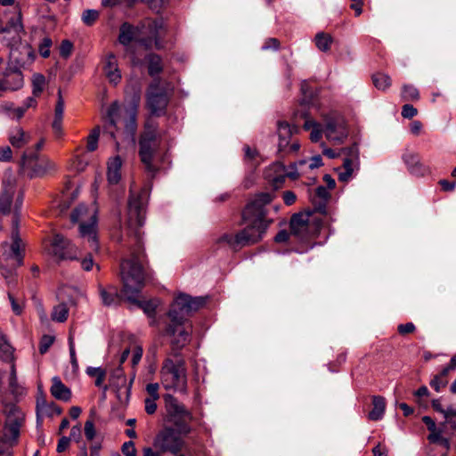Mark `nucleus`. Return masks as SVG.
Wrapping results in <instances>:
<instances>
[{
    "mask_svg": "<svg viewBox=\"0 0 456 456\" xmlns=\"http://www.w3.org/2000/svg\"><path fill=\"white\" fill-rule=\"evenodd\" d=\"M150 196V188L143 187L138 192L130 189L127 207V234L131 238L133 248L128 258L120 264V274L123 281L122 293L131 304L143 310L150 317L156 312L157 304L154 300H140L139 294L142 289L147 273L142 265L144 252L142 248L141 231L145 221V208Z\"/></svg>",
    "mask_w": 456,
    "mask_h": 456,
    "instance_id": "nucleus-1",
    "label": "nucleus"
},
{
    "mask_svg": "<svg viewBox=\"0 0 456 456\" xmlns=\"http://www.w3.org/2000/svg\"><path fill=\"white\" fill-rule=\"evenodd\" d=\"M273 199L272 193L262 192L250 201L242 212L244 229L235 235L224 233L217 240L220 244H226L233 250L255 244L262 240L269 222L265 219V206Z\"/></svg>",
    "mask_w": 456,
    "mask_h": 456,
    "instance_id": "nucleus-2",
    "label": "nucleus"
},
{
    "mask_svg": "<svg viewBox=\"0 0 456 456\" xmlns=\"http://www.w3.org/2000/svg\"><path fill=\"white\" fill-rule=\"evenodd\" d=\"M160 28H162L160 20H147L141 27L125 22L120 26L118 41L125 46L129 45L133 41H137L147 49L151 48L152 45L160 49L162 47L159 39Z\"/></svg>",
    "mask_w": 456,
    "mask_h": 456,
    "instance_id": "nucleus-3",
    "label": "nucleus"
},
{
    "mask_svg": "<svg viewBox=\"0 0 456 456\" xmlns=\"http://www.w3.org/2000/svg\"><path fill=\"white\" fill-rule=\"evenodd\" d=\"M160 139L158 124L148 118L139 139V156L145 170L152 176L158 171L157 167L153 164V159L159 147Z\"/></svg>",
    "mask_w": 456,
    "mask_h": 456,
    "instance_id": "nucleus-4",
    "label": "nucleus"
},
{
    "mask_svg": "<svg viewBox=\"0 0 456 456\" xmlns=\"http://www.w3.org/2000/svg\"><path fill=\"white\" fill-rule=\"evenodd\" d=\"M160 381L166 390L184 393L187 390V370L183 357L168 355L160 369Z\"/></svg>",
    "mask_w": 456,
    "mask_h": 456,
    "instance_id": "nucleus-5",
    "label": "nucleus"
},
{
    "mask_svg": "<svg viewBox=\"0 0 456 456\" xmlns=\"http://www.w3.org/2000/svg\"><path fill=\"white\" fill-rule=\"evenodd\" d=\"M5 422L0 437V456H12L11 447L17 443L24 414L15 404H6L4 408Z\"/></svg>",
    "mask_w": 456,
    "mask_h": 456,
    "instance_id": "nucleus-6",
    "label": "nucleus"
},
{
    "mask_svg": "<svg viewBox=\"0 0 456 456\" xmlns=\"http://www.w3.org/2000/svg\"><path fill=\"white\" fill-rule=\"evenodd\" d=\"M71 221L79 223V235L85 240L89 248L97 252L99 250L97 236V211L95 208H88L85 205H79L71 213Z\"/></svg>",
    "mask_w": 456,
    "mask_h": 456,
    "instance_id": "nucleus-7",
    "label": "nucleus"
},
{
    "mask_svg": "<svg viewBox=\"0 0 456 456\" xmlns=\"http://www.w3.org/2000/svg\"><path fill=\"white\" fill-rule=\"evenodd\" d=\"M187 435L175 426L166 425L155 436L153 446L163 453L169 452L178 456L185 445L183 436Z\"/></svg>",
    "mask_w": 456,
    "mask_h": 456,
    "instance_id": "nucleus-8",
    "label": "nucleus"
},
{
    "mask_svg": "<svg viewBox=\"0 0 456 456\" xmlns=\"http://www.w3.org/2000/svg\"><path fill=\"white\" fill-rule=\"evenodd\" d=\"M167 411L166 421L172 423L184 434H190L192 428L190 421L193 419L192 413L170 394L163 396Z\"/></svg>",
    "mask_w": 456,
    "mask_h": 456,
    "instance_id": "nucleus-9",
    "label": "nucleus"
},
{
    "mask_svg": "<svg viewBox=\"0 0 456 456\" xmlns=\"http://www.w3.org/2000/svg\"><path fill=\"white\" fill-rule=\"evenodd\" d=\"M323 148L322 153L329 159H336L340 156L341 153L346 155L343 161V166L338 168V180L340 182H348L355 170L359 167V149L357 144H353L348 148L341 149L339 151H335L332 149L327 148L324 143H322Z\"/></svg>",
    "mask_w": 456,
    "mask_h": 456,
    "instance_id": "nucleus-10",
    "label": "nucleus"
},
{
    "mask_svg": "<svg viewBox=\"0 0 456 456\" xmlns=\"http://www.w3.org/2000/svg\"><path fill=\"white\" fill-rule=\"evenodd\" d=\"M205 303L204 297H192L186 294H180L171 305L168 316L173 322L184 323L186 317L192 312L198 311Z\"/></svg>",
    "mask_w": 456,
    "mask_h": 456,
    "instance_id": "nucleus-11",
    "label": "nucleus"
},
{
    "mask_svg": "<svg viewBox=\"0 0 456 456\" xmlns=\"http://www.w3.org/2000/svg\"><path fill=\"white\" fill-rule=\"evenodd\" d=\"M21 168L29 177H41L56 170V165L47 158L38 159L35 152L25 151L21 158Z\"/></svg>",
    "mask_w": 456,
    "mask_h": 456,
    "instance_id": "nucleus-12",
    "label": "nucleus"
},
{
    "mask_svg": "<svg viewBox=\"0 0 456 456\" xmlns=\"http://www.w3.org/2000/svg\"><path fill=\"white\" fill-rule=\"evenodd\" d=\"M45 248L49 255L59 261L78 259L77 247L69 240L59 233L53 235Z\"/></svg>",
    "mask_w": 456,
    "mask_h": 456,
    "instance_id": "nucleus-13",
    "label": "nucleus"
},
{
    "mask_svg": "<svg viewBox=\"0 0 456 456\" xmlns=\"http://www.w3.org/2000/svg\"><path fill=\"white\" fill-rule=\"evenodd\" d=\"M169 102L167 91L160 85V78L155 77L147 92V106L153 115L165 113Z\"/></svg>",
    "mask_w": 456,
    "mask_h": 456,
    "instance_id": "nucleus-14",
    "label": "nucleus"
},
{
    "mask_svg": "<svg viewBox=\"0 0 456 456\" xmlns=\"http://www.w3.org/2000/svg\"><path fill=\"white\" fill-rule=\"evenodd\" d=\"M324 134L333 144L342 143L348 136L344 117L334 113L325 118Z\"/></svg>",
    "mask_w": 456,
    "mask_h": 456,
    "instance_id": "nucleus-15",
    "label": "nucleus"
},
{
    "mask_svg": "<svg viewBox=\"0 0 456 456\" xmlns=\"http://www.w3.org/2000/svg\"><path fill=\"white\" fill-rule=\"evenodd\" d=\"M298 128L291 126L285 121H278L277 134L279 137L278 151L282 155L291 152H297L300 144L297 140L292 139L293 134H297Z\"/></svg>",
    "mask_w": 456,
    "mask_h": 456,
    "instance_id": "nucleus-16",
    "label": "nucleus"
},
{
    "mask_svg": "<svg viewBox=\"0 0 456 456\" xmlns=\"http://www.w3.org/2000/svg\"><path fill=\"white\" fill-rule=\"evenodd\" d=\"M167 334L173 338L172 351L169 355L182 357L179 351L190 341L191 332L184 328L183 323L171 322L167 328Z\"/></svg>",
    "mask_w": 456,
    "mask_h": 456,
    "instance_id": "nucleus-17",
    "label": "nucleus"
},
{
    "mask_svg": "<svg viewBox=\"0 0 456 456\" xmlns=\"http://www.w3.org/2000/svg\"><path fill=\"white\" fill-rule=\"evenodd\" d=\"M290 232L299 240H306L310 232L309 216L304 213L294 214L289 223Z\"/></svg>",
    "mask_w": 456,
    "mask_h": 456,
    "instance_id": "nucleus-18",
    "label": "nucleus"
},
{
    "mask_svg": "<svg viewBox=\"0 0 456 456\" xmlns=\"http://www.w3.org/2000/svg\"><path fill=\"white\" fill-rule=\"evenodd\" d=\"M15 192L14 180L9 178L4 180L3 190L0 194V212L4 215L10 214L12 198Z\"/></svg>",
    "mask_w": 456,
    "mask_h": 456,
    "instance_id": "nucleus-19",
    "label": "nucleus"
},
{
    "mask_svg": "<svg viewBox=\"0 0 456 456\" xmlns=\"http://www.w3.org/2000/svg\"><path fill=\"white\" fill-rule=\"evenodd\" d=\"M139 102H140V95L135 94L133 98V106L129 111V118L126 121V124H125L126 137L128 141H130L133 143L135 141V133L137 130L136 116H137V107H138Z\"/></svg>",
    "mask_w": 456,
    "mask_h": 456,
    "instance_id": "nucleus-20",
    "label": "nucleus"
},
{
    "mask_svg": "<svg viewBox=\"0 0 456 456\" xmlns=\"http://www.w3.org/2000/svg\"><path fill=\"white\" fill-rule=\"evenodd\" d=\"M403 160L407 166L408 171L413 175L424 176L429 172L428 168L420 162L419 157L416 153L405 152L403 155Z\"/></svg>",
    "mask_w": 456,
    "mask_h": 456,
    "instance_id": "nucleus-21",
    "label": "nucleus"
},
{
    "mask_svg": "<svg viewBox=\"0 0 456 456\" xmlns=\"http://www.w3.org/2000/svg\"><path fill=\"white\" fill-rule=\"evenodd\" d=\"M103 70L110 83L116 86L120 82L121 72L118 66L117 58L113 53L107 55L104 61Z\"/></svg>",
    "mask_w": 456,
    "mask_h": 456,
    "instance_id": "nucleus-22",
    "label": "nucleus"
},
{
    "mask_svg": "<svg viewBox=\"0 0 456 456\" xmlns=\"http://www.w3.org/2000/svg\"><path fill=\"white\" fill-rule=\"evenodd\" d=\"M19 226V219L16 216L12 221V243L11 245L12 256L17 260L18 265H20L22 264V255H21V247L22 241L19 235L18 231Z\"/></svg>",
    "mask_w": 456,
    "mask_h": 456,
    "instance_id": "nucleus-23",
    "label": "nucleus"
},
{
    "mask_svg": "<svg viewBox=\"0 0 456 456\" xmlns=\"http://www.w3.org/2000/svg\"><path fill=\"white\" fill-rule=\"evenodd\" d=\"M31 141V134L20 127L13 128L9 134V142L12 147L22 149Z\"/></svg>",
    "mask_w": 456,
    "mask_h": 456,
    "instance_id": "nucleus-24",
    "label": "nucleus"
},
{
    "mask_svg": "<svg viewBox=\"0 0 456 456\" xmlns=\"http://www.w3.org/2000/svg\"><path fill=\"white\" fill-rule=\"evenodd\" d=\"M50 391L52 395L58 400L67 402L71 397L70 389L66 387L57 376L52 379V387Z\"/></svg>",
    "mask_w": 456,
    "mask_h": 456,
    "instance_id": "nucleus-25",
    "label": "nucleus"
},
{
    "mask_svg": "<svg viewBox=\"0 0 456 456\" xmlns=\"http://www.w3.org/2000/svg\"><path fill=\"white\" fill-rule=\"evenodd\" d=\"M64 113V101L61 97V91L58 94V100L56 102L55 110H54V119L53 121L52 126L53 132L57 136L61 135L62 134V118Z\"/></svg>",
    "mask_w": 456,
    "mask_h": 456,
    "instance_id": "nucleus-26",
    "label": "nucleus"
},
{
    "mask_svg": "<svg viewBox=\"0 0 456 456\" xmlns=\"http://www.w3.org/2000/svg\"><path fill=\"white\" fill-rule=\"evenodd\" d=\"M306 164V160H300L297 163L291 164L289 168L286 169V167L283 164L278 162L273 166V168L276 172L285 173L286 177L296 180L300 176V171L298 170V167H303Z\"/></svg>",
    "mask_w": 456,
    "mask_h": 456,
    "instance_id": "nucleus-27",
    "label": "nucleus"
},
{
    "mask_svg": "<svg viewBox=\"0 0 456 456\" xmlns=\"http://www.w3.org/2000/svg\"><path fill=\"white\" fill-rule=\"evenodd\" d=\"M99 293L104 305H116L120 300L116 287L109 286L108 288H104L102 286H99Z\"/></svg>",
    "mask_w": 456,
    "mask_h": 456,
    "instance_id": "nucleus-28",
    "label": "nucleus"
},
{
    "mask_svg": "<svg viewBox=\"0 0 456 456\" xmlns=\"http://www.w3.org/2000/svg\"><path fill=\"white\" fill-rule=\"evenodd\" d=\"M122 161L119 156L111 159L108 163L107 178L110 183L116 184L121 178Z\"/></svg>",
    "mask_w": 456,
    "mask_h": 456,
    "instance_id": "nucleus-29",
    "label": "nucleus"
},
{
    "mask_svg": "<svg viewBox=\"0 0 456 456\" xmlns=\"http://www.w3.org/2000/svg\"><path fill=\"white\" fill-rule=\"evenodd\" d=\"M0 32L12 34V39L13 42H20V34L23 32V25L21 23L20 16H17L16 18L12 19L5 28H0Z\"/></svg>",
    "mask_w": 456,
    "mask_h": 456,
    "instance_id": "nucleus-30",
    "label": "nucleus"
},
{
    "mask_svg": "<svg viewBox=\"0 0 456 456\" xmlns=\"http://www.w3.org/2000/svg\"><path fill=\"white\" fill-rule=\"evenodd\" d=\"M372 410L369 412L368 418L373 421L381 419L386 409L385 398L379 395H374L372 397Z\"/></svg>",
    "mask_w": 456,
    "mask_h": 456,
    "instance_id": "nucleus-31",
    "label": "nucleus"
},
{
    "mask_svg": "<svg viewBox=\"0 0 456 456\" xmlns=\"http://www.w3.org/2000/svg\"><path fill=\"white\" fill-rule=\"evenodd\" d=\"M148 62V72L152 77L158 76L163 69L162 59L159 55L151 53L146 57Z\"/></svg>",
    "mask_w": 456,
    "mask_h": 456,
    "instance_id": "nucleus-32",
    "label": "nucleus"
},
{
    "mask_svg": "<svg viewBox=\"0 0 456 456\" xmlns=\"http://www.w3.org/2000/svg\"><path fill=\"white\" fill-rule=\"evenodd\" d=\"M438 436H439V441L436 442H430L431 444H436L443 446L444 449L449 450L451 446L450 438L446 437L447 435H452L451 430L448 428L447 425L444 421L439 423L436 426Z\"/></svg>",
    "mask_w": 456,
    "mask_h": 456,
    "instance_id": "nucleus-33",
    "label": "nucleus"
},
{
    "mask_svg": "<svg viewBox=\"0 0 456 456\" xmlns=\"http://www.w3.org/2000/svg\"><path fill=\"white\" fill-rule=\"evenodd\" d=\"M13 351L14 350L6 337L4 335H0V359L12 363Z\"/></svg>",
    "mask_w": 456,
    "mask_h": 456,
    "instance_id": "nucleus-34",
    "label": "nucleus"
},
{
    "mask_svg": "<svg viewBox=\"0 0 456 456\" xmlns=\"http://www.w3.org/2000/svg\"><path fill=\"white\" fill-rule=\"evenodd\" d=\"M304 128L311 131L310 139L314 142H317L322 138V133H324L322 126L314 120H305Z\"/></svg>",
    "mask_w": 456,
    "mask_h": 456,
    "instance_id": "nucleus-35",
    "label": "nucleus"
},
{
    "mask_svg": "<svg viewBox=\"0 0 456 456\" xmlns=\"http://www.w3.org/2000/svg\"><path fill=\"white\" fill-rule=\"evenodd\" d=\"M316 47L322 52H327L330 50L333 38L330 34L324 32H319L314 37Z\"/></svg>",
    "mask_w": 456,
    "mask_h": 456,
    "instance_id": "nucleus-36",
    "label": "nucleus"
},
{
    "mask_svg": "<svg viewBox=\"0 0 456 456\" xmlns=\"http://www.w3.org/2000/svg\"><path fill=\"white\" fill-rule=\"evenodd\" d=\"M330 197V194L328 191V189L322 185L318 186L315 190L314 196L313 197L312 200L314 203H316L317 200H319L318 204V209L322 210L325 208V206Z\"/></svg>",
    "mask_w": 456,
    "mask_h": 456,
    "instance_id": "nucleus-37",
    "label": "nucleus"
},
{
    "mask_svg": "<svg viewBox=\"0 0 456 456\" xmlns=\"http://www.w3.org/2000/svg\"><path fill=\"white\" fill-rule=\"evenodd\" d=\"M9 388L11 393L14 395H20L23 394V388L18 384L16 367L13 362L11 364Z\"/></svg>",
    "mask_w": 456,
    "mask_h": 456,
    "instance_id": "nucleus-38",
    "label": "nucleus"
},
{
    "mask_svg": "<svg viewBox=\"0 0 456 456\" xmlns=\"http://www.w3.org/2000/svg\"><path fill=\"white\" fill-rule=\"evenodd\" d=\"M46 80L44 75L36 73L32 77V94L38 97L45 89Z\"/></svg>",
    "mask_w": 456,
    "mask_h": 456,
    "instance_id": "nucleus-39",
    "label": "nucleus"
},
{
    "mask_svg": "<svg viewBox=\"0 0 456 456\" xmlns=\"http://www.w3.org/2000/svg\"><path fill=\"white\" fill-rule=\"evenodd\" d=\"M372 81L375 87L379 90L385 91L391 86V78L385 73H376L372 76Z\"/></svg>",
    "mask_w": 456,
    "mask_h": 456,
    "instance_id": "nucleus-40",
    "label": "nucleus"
},
{
    "mask_svg": "<svg viewBox=\"0 0 456 456\" xmlns=\"http://www.w3.org/2000/svg\"><path fill=\"white\" fill-rule=\"evenodd\" d=\"M423 423L427 426L428 430L429 431V435L428 436V440L429 442H436L439 441L438 431L436 428V424L433 420V419L429 416H424L422 418Z\"/></svg>",
    "mask_w": 456,
    "mask_h": 456,
    "instance_id": "nucleus-41",
    "label": "nucleus"
},
{
    "mask_svg": "<svg viewBox=\"0 0 456 456\" xmlns=\"http://www.w3.org/2000/svg\"><path fill=\"white\" fill-rule=\"evenodd\" d=\"M86 374L89 377L95 378L94 384L98 387H102L103 381L106 377V371L100 367H88L86 369Z\"/></svg>",
    "mask_w": 456,
    "mask_h": 456,
    "instance_id": "nucleus-42",
    "label": "nucleus"
},
{
    "mask_svg": "<svg viewBox=\"0 0 456 456\" xmlns=\"http://www.w3.org/2000/svg\"><path fill=\"white\" fill-rule=\"evenodd\" d=\"M69 316V308L66 304L61 303L53 307L52 319L58 322H63Z\"/></svg>",
    "mask_w": 456,
    "mask_h": 456,
    "instance_id": "nucleus-43",
    "label": "nucleus"
},
{
    "mask_svg": "<svg viewBox=\"0 0 456 456\" xmlns=\"http://www.w3.org/2000/svg\"><path fill=\"white\" fill-rule=\"evenodd\" d=\"M402 99L406 102L419 99V90L412 85H403L401 93Z\"/></svg>",
    "mask_w": 456,
    "mask_h": 456,
    "instance_id": "nucleus-44",
    "label": "nucleus"
},
{
    "mask_svg": "<svg viewBox=\"0 0 456 456\" xmlns=\"http://www.w3.org/2000/svg\"><path fill=\"white\" fill-rule=\"evenodd\" d=\"M101 128L99 126H95L88 134L86 138V150L88 151H94L98 147V141L100 137Z\"/></svg>",
    "mask_w": 456,
    "mask_h": 456,
    "instance_id": "nucleus-45",
    "label": "nucleus"
},
{
    "mask_svg": "<svg viewBox=\"0 0 456 456\" xmlns=\"http://www.w3.org/2000/svg\"><path fill=\"white\" fill-rule=\"evenodd\" d=\"M119 111V105L117 102H112L107 111V118L110 126H116L117 117Z\"/></svg>",
    "mask_w": 456,
    "mask_h": 456,
    "instance_id": "nucleus-46",
    "label": "nucleus"
},
{
    "mask_svg": "<svg viewBox=\"0 0 456 456\" xmlns=\"http://www.w3.org/2000/svg\"><path fill=\"white\" fill-rule=\"evenodd\" d=\"M99 18V12L96 10L88 9L86 10L82 14L83 22L87 25H93Z\"/></svg>",
    "mask_w": 456,
    "mask_h": 456,
    "instance_id": "nucleus-47",
    "label": "nucleus"
},
{
    "mask_svg": "<svg viewBox=\"0 0 456 456\" xmlns=\"http://www.w3.org/2000/svg\"><path fill=\"white\" fill-rule=\"evenodd\" d=\"M55 338L51 335H44L39 342V352L41 354H45L48 349L52 346Z\"/></svg>",
    "mask_w": 456,
    "mask_h": 456,
    "instance_id": "nucleus-48",
    "label": "nucleus"
},
{
    "mask_svg": "<svg viewBox=\"0 0 456 456\" xmlns=\"http://www.w3.org/2000/svg\"><path fill=\"white\" fill-rule=\"evenodd\" d=\"M448 384L447 379H442L437 374L434 376V378L430 380V387L434 388L436 392H439L442 387H446Z\"/></svg>",
    "mask_w": 456,
    "mask_h": 456,
    "instance_id": "nucleus-49",
    "label": "nucleus"
},
{
    "mask_svg": "<svg viewBox=\"0 0 456 456\" xmlns=\"http://www.w3.org/2000/svg\"><path fill=\"white\" fill-rule=\"evenodd\" d=\"M73 50V44L69 40H63L60 45V54L67 59L70 56Z\"/></svg>",
    "mask_w": 456,
    "mask_h": 456,
    "instance_id": "nucleus-50",
    "label": "nucleus"
},
{
    "mask_svg": "<svg viewBox=\"0 0 456 456\" xmlns=\"http://www.w3.org/2000/svg\"><path fill=\"white\" fill-rule=\"evenodd\" d=\"M52 46V40L49 37L43 38L39 45V53L44 58H47L50 55V48Z\"/></svg>",
    "mask_w": 456,
    "mask_h": 456,
    "instance_id": "nucleus-51",
    "label": "nucleus"
},
{
    "mask_svg": "<svg viewBox=\"0 0 456 456\" xmlns=\"http://www.w3.org/2000/svg\"><path fill=\"white\" fill-rule=\"evenodd\" d=\"M8 298L10 300L12 311L17 315L20 314L23 309V303L17 300L11 292H8Z\"/></svg>",
    "mask_w": 456,
    "mask_h": 456,
    "instance_id": "nucleus-52",
    "label": "nucleus"
},
{
    "mask_svg": "<svg viewBox=\"0 0 456 456\" xmlns=\"http://www.w3.org/2000/svg\"><path fill=\"white\" fill-rule=\"evenodd\" d=\"M85 436L87 440L92 441L95 436V428L93 420H86L85 423Z\"/></svg>",
    "mask_w": 456,
    "mask_h": 456,
    "instance_id": "nucleus-53",
    "label": "nucleus"
},
{
    "mask_svg": "<svg viewBox=\"0 0 456 456\" xmlns=\"http://www.w3.org/2000/svg\"><path fill=\"white\" fill-rule=\"evenodd\" d=\"M417 113V109L411 104H404L402 108V116L404 118H412Z\"/></svg>",
    "mask_w": 456,
    "mask_h": 456,
    "instance_id": "nucleus-54",
    "label": "nucleus"
},
{
    "mask_svg": "<svg viewBox=\"0 0 456 456\" xmlns=\"http://www.w3.org/2000/svg\"><path fill=\"white\" fill-rule=\"evenodd\" d=\"M159 383L148 384L146 386V391L150 395L148 398L159 399Z\"/></svg>",
    "mask_w": 456,
    "mask_h": 456,
    "instance_id": "nucleus-55",
    "label": "nucleus"
},
{
    "mask_svg": "<svg viewBox=\"0 0 456 456\" xmlns=\"http://www.w3.org/2000/svg\"><path fill=\"white\" fill-rule=\"evenodd\" d=\"M158 399H153V398H145L144 400V407H145V411L151 415V414H154L157 411V403H156V401Z\"/></svg>",
    "mask_w": 456,
    "mask_h": 456,
    "instance_id": "nucleus-56",
    "label": "nucleus"
},
{
    "mask_svg": "<svg viewBox=\"0 0 456 456\" xmlns=\"http://www.w3.org/2000/svg\"><path fill=\"white\" fill-rule=\"evenodd\" d=\"M69 354H70V362L72 364V367L74 369H77L78 367V363H77V356H76L74 341L71 337L69 338Z\"/></svg>",
    "mask_w": 456,
    "mask_h": 456,
    "instance_id": "nucleus-57",
    "label": "nucleus"
},
{
    "mask_svg": "<svg viewBox=\"0 0 456 456\" xmlns=\"http://www.w3.org/2000/svg\"><path fill=\"white\" fill-rule=\"evenodd\" d=\"M122 452L126 456H136L134 444L132 441L124 443V444L122 445Z\"/></svg>",
    "mask_w": 456,
    "mask_h": 456,
    "instance_id": "nucleus-58",
    "label": "nucleus"
},
{
    "mask_svg": "<svg viewBox=\"0 0 456 456\" xmlns=\"http://www.w3.org/2000/svg\"><path fill=\"white\" fill-rule=\"evenodd\" d=\"M280 47V42L278 39L274 37H271L265 40V44L262 46L263 50H278Z\"/></svg>",
    "mask_w": 456,
    "mask_h": 456,
    "instance_id": "nucleus-59",
    "label": "nucleus"
},
{
    "mask_svg": "<svg viewBox=\"0 0 456 456\" xmlns=\"http://www.w3.org/2000/svg\"><path fill=\"white\" fill-rule=\"evenodd\" d=\"M397 330L401 335L412 333L415 330V325L412 322L400 324L397 328Z\"/></svg>",
    "mask_w": 456,
    "mask_h": 456,
    "instance_id": "nucleus-60",
    "label": "nucleus"
},
{
    "mask_svg": "<svg viewBox=\"0 0 456 456\" xmlns=\"http://www.w3.org/2000/svg\"><path fill=\"white\" fill-rule=\"evenodd\" d=\"M94 259L91 256V254H89L88 256H86V257H84L82 260H81V268L84 270V271H91L93 266H94Z\"/></svg>",
    "mask_w": 456,
    "mask_h": 456,
    "instance_id": "nucleus-61",
    "label": "nucleus"
},
{
    "mask_svg": "<svg viewBox=\"0 0 456 456\" xmlns=\"http://www.w3.org/2000/svg\"><path fill=\"white\" fill-rule=\"evenodd\" d=\"M142 353H143V350H142V346H135V348L134 349V352H133V356H132L133 366H135L139 363V362L142 359Z\"/></svg>",
    "mask_w": 456,
    "mask_h": 456,
    "instance_id": "nucleus-62",
    "label": "nucleus"
},
{
    "mask_svg": "<svg viewBox=\"0 0 456 456\" xmlns=\"http://www.w3.org/2000/svg\"><path fill=\"white\" fill-rule=\"evenodd\" d=\"M296 194L291 191H287L283 192V200L284 203L288 206H290L296 201Z\"/></svg>",
    "mask_w": 456,
    "mask_h": 456,
    "instance_id": "nucleus-63",
    "label": "nucleus"
},
{
    "mask_svg": "<svg viewBox=\"0 0 456 456\" xmlns=\"http://www.w3.org/2000/svg\"><path fill=\"white\" fill-rule=\"evenodd\" d=\"M12 150L9 146L4 147L0 151V160L1 161H10L12 159Z\"/></svg>",
    "mask_w": 456,
    "mask_h": 456,
    "instance_id": "nucleus-64",
    "label": "nucleus"
}]
</instances>
